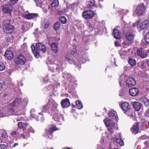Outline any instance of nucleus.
Returning a JSON list of instances; mask_svg holds the SVG:
<instances>
[{
    "mask_svg": "<svg viewBox=\"0 0 149 149\" xmlns=\"http://www.w3.org/2000/svg\"><path fill=\"white\" fill-rule=\"evenodd\" d=\"M120 105L124 113L131 118L134 116V114L130 104L128 102H123Z\"/></svg>",
    "mask_w": 149,
    "mask_h": 149,
    "instance_id": "nucleus-1",
    "label": "nucleus"
},
{
    "mask_svg": "<svg viewBox=\"0 0 149 149\" xmlns=\"http://www.w3.org/2000/svg\"><path fill=\"white\" fill-rule=\"evenodd\" d=\"M146 8L143 3L138 5L136 8L135 13L139 16H141L146 11Z\"/></svg>",
    "mask_w": 149,
    "mask_h": 149,
    "instance_id": "nucleus-2",
    "label": "nucleus"
},
{
    "mask_svg": "<svg viewBox=\"0 0 149 149\" xmlns=\"http://www.w3.org/2000/svg\"><path fill=\"white\" fill-rule=\"evenodd\" d=\"M21 102V99L20 98H16L12 104L14 106L9 108V111L11 115H19V114L17 112H15L14 110V106H17Z\"/></svg>",
    "mask_w": 149,
    "mask_h": 149,
    "instance_id": "nucleus-3",
    "label": "nucleus"
},
{
    "mask_svg": "<svg viewBox=\"0 0 149 149\" xmlns=\"http://www.w3.org/2000/svg\"><path fill=\"white\" fill-rule=\"evenodd\" d=\"M54 104L50 103V102H48L47 104L43 106L42 107V110L41 112L38 113L39 115H42V113L43 112H52V111L56 108V106L55 108L53 107Z\"/></svg>",
    "mask_w": 149,
    "mask_h": 149,
    "instance_id": "nucleus-4",
    "label": "nucleus"
},
{
    "mask_svg": "<svg viewBox=\"0 0 149 149\" xmlns=\"http://www.w3.org/2000/svg\"><path fill=\"white\" fill-rule=\"evenodd\" d=\"M94 13L93 10H88L85 11L82 13V16L85 19H91L94 15Z\"/></svg>",
    "mask_w": 149,
    "mask_h": 149,
    "instance_id": "nucleus-5",
    "label": "nucleus"
},
{
    "mask_svg": "<svg viewBox=\"0 0 149 149\" xmlns=\"http://www.w3.org/2000/svg\"><path fill=\"white\" fill-rule=\"evenodd\" d=\"M10 20H5L3 22V29L7 31H10L13 30L14 28V26L10 23Z\"/></svg>",
    "mask_w": 149,
    "mask_h": 149,
    "instance_id": "nucleus-6",
    "label": "nucleus"
},
{
    "mask_svg": "<svg viewBox=\"0 0 149 149\" xmlns=\"http://www.w3.org/2000/svg\"><path fill=\"white\" fill-rule=\"evenodd\" d=\"M57 130L58 129L56 128V125H52L50 127L49 129L45 130V133L49 138L52 139L53 137V132Z\"/></svg>",
    "mask_w": 149,
    "mask_h": 149,
    "instance_id": "nucleus-7",
    "label": "nucleus"
},
{
    "mask_svg": "<svg viewBox=\"0 0 149 149\" xmlns=\"http://www.w3.org/2000/svg\"><path fill=\"white\" fill-rule=\"evenodd\" d=\"M26 61L25 58L22 54L17 56L15 60L16 64L21 65H24Z\"/></svg>",
    "mask_w": 149,
    "mask_h": 149,
    "instance_id": "nucleus-8",
    "label": "nucleus"
},
{
    "mask_svg": "<svg viewBox=\"0 0 149 149\" xmlns=\"http://www.w3.org/2000/svg\"><path fill=\"white\" fill-rule=\"evenodd\" d=\"M11 4L9 3L4 4L2 6L3 11L5 13H9L12 11L13 7Z\"/></svg>",
    "mask_w": 149,
    "mask_h": 149,
    "instance_id": "nucleus-9",
    "label": "nucleus"
},
{
    "mask_svg": "<svg viewBox=\"0 0 149 149\" xmlns=\"http://www.w3.org/2000/svg\"><path fill=\"white\" fill-rule=\"evenodd\" d=\"M103 121L105 125L107 127L108 130L110 132H112L113 127L115 125L114 122L111 120H109L106 122L104 120Z\"/></svg>",
    "mask_w": 149,
    "mask_h": 149,
    "instance_id": "nucleus-10",
    "label": "nucleus"
},
{
    "mask_svg": "<svg viewBox=\"0 0 149 149\" xmlns=\"http://www.w3.org/2000/svg\"><path fill=\"white\" fill-rule=\"evenodd\" d=\"M126 86L129 87L134 86L136 84V80L134 77H129L126 81Z\"/></svg>",
    "mask_w": 149,
    "mask_h": 149,
    "instance_id": "nucleus-11",
    "label": "nucleus"
},
{
    "mask_svg": "<svg viewBox=\"0 0 149 149\" xmlns=\"http://www.w3.org/2000/svg\"><path fill=\"white\" fill-rule=\"evenodd\" d=\"M137 53L138 55L142 58H145L148 55L147 51L143 49H138L137 51Z\"/></svg>",
    "mask_w": 149,
    "mask_h": 149,
    "instance_id": "nucleus-12",
    "label": "nucleus"
},
{
    "mask_svg": "<svg viewBox=\"0 0 149 149\" xmlns=\"http://www.w3.org/2000/svg\"><path fill=\"white\" fill-rule=\"evenodd\" d=\"M36 47L37 49L41 51L43 53L45 52L46 49L45 45L42 43H38L36 45Z\"/></svg>",
    "mask_w": 149,
    "mask_h": 149,
    "instance_id": "nucleus-13",
    "label": "nucleus"
},
{
    "mask_svg": "<svg viewBox=\"0 0 149 149\" xmlns=\"http://www.w3.org/2000/svg\"><path fill=\"white\" fill-rule=\"evenodd\" d=\"M53 118L56 121L60 122L61 120H63V116L60 112H58L54 114Z\"/></svg>",
    "mask_w": 149,
    "mask_h": 149,
    "instance_id": "nucleus-14",
    "label": "nucleus"
},
{
    "mask_svg": "<svg viewBox=\"0 0 149 149\" xmlns=\"http://www.w3.org/2000/svg\"><path fill=\"white\" fill-rule=\"evenodd\" d=\"M61 104L63 108L68 107L70 105L69 99L67 98L62 100L61 101Z\"/></svg>",
    "mask_w": 149,
    "mask_h": 149,
    "instance_id": "nucleus-15",
    "label": "nucleus"
},
{
    "mask_svg": "<svg viewBox=\"0 0 149 149\" xmlns=\"http://www.w3.org/2000/svg\"><path fill=\"white\" fill-rule=\"evenodd\" d=\"M4 56L7 59L11 60L13 58V54L11 51L7 50L5 52Z\"/></svg>",
    "mask_w": 149,
    "mask_h": 149,
    "instance_id": "nucleus-16",
    "label": "nucleus"
},
{
    "mask_svg": "<svg viewBox=\"0 0 149 149\" xmlns=\"http://www.w3.org/2000/svg\"><path fill=\"white\" fill-rule=\"evenodd\" d=\"M38 15L37 13H31L24 15V17L27 19H31L36 18Z\"/></svg>",
    "mask_w": 149,
    "mask_h": 149,
    "instance_id": "nucleus-17",
    "label": "nucleus"
},
{
    "mask_svg": "<svg viewBox=\"0 0 149 149\" xmlns=\"http://www.w3.org/2000/svg\"><path fill=\"white\" fill-rule=\"evenodd\" d=\"M139 130V125L137 124H134L131 129L132 133L134 134H137Z\"/></svg>",
    "mask_w": 149,
    "mask_h": 149,
    "instance_id": "nucleus-18",
    "label": "nucleus"
},
{
    "mask_svg": "<svg viewBox=\"0 0 149 149\" xmlns=\"http://www.w3.org/2000/svg\"><path fill=\"white\" fill-rule=\"evenodd\" d=\"M139 91L138 89L137 88H133L130 89L129 93L131 96H135L138 94Z\"/></svg>",
    "mask_w": 149,
    "mask_h": 149,
    "instance_id": "nucleus-19",
    "label": "nucleus"
},
{
    "mask_svg": "<svg viewBox=\"0 0 149 149\" xmlns=\"http://www.w3.org/2000/svg\"><path fill=\"white\" fill-rule=\"evenodd\" d=\"M58 0H54V1L52 3L51 5L48 6V9L51 12L53 10L54 7L58 6Z\"/></svg>",
    "mask_w": 149,
    "mask_h": 149,
    "instance_id": "nucleus-20",
    "label": "nucleus"
},
{
    "mask_svg": "<svg viewBox=\"0 0 149 149\" xmlns=\"http://www.w3.org/2000/svg\"><path fill=\"white\" fill-rule=\"evenodd\" d=\"M134 108L136 111H139L141 107V104L138 102H134L133 103Z\"/></svg>",
    "mask_w": 149,
    "mask_h": 149,
    "instance_id": "nucleus-21",
    "label": "nucleus"
},
{
    "mask_svg": "<svg viewBox=\"0 0 149 149\" xmlns=\"http://www.w3.org/2000/svg\"><path fill=\"white\" fill-rule=\"evenodd\" d=\"M17 125L19 128L22 129L23 131H24L26 127L29 125V124L26 123H24L21 122H19L18 123Z\"/></svg>",
    "mask_w": 149,
    "mask_h": 149,
    "instance_id": "nucleus-22",
    "label": "nucleus"
},
{
    "mask_svg": "<svg viewBox=\"0 0 149 149\" xmlns=\"http://www.w3.org/2000/svg\"><path fill=\"white\" fill-rule=\"evenodd\" d=\"M114 37L116 39H119L121 38V35L119 31L116 29H114L113 31Z\"/></svg>",
    "mask_w": 149,
    "mask_h": 149,
    "instance_id": "nucleus-23",
    "label": "nucleus"
},
{
    "mask_svg": "<svg viewBox=\"0 0 149 149\" xmlns=\"http://www.w3.org/2000/svg\"><path fill=\"white\" fill-rule=\"evenodd\" d=\"M126 39L130 43L132 42L134 39V35L131 33H127L126 34Z\"/></svg>",
    "mask_w": 149,
    "mask_h": 149,
    "instance_id": "nucleus-24",
    "label": "nucleus"
},
{
    "mask_svg": "<svg viewBox=\"0 0 149 149\" xmlns=\"http://www.w3.org/2000/svg\"><path fill=\"white\" fill-rule=\"evenodd\" d=\"M149 26V21L148 20H146L141 23L140 27L141 29L143 30L148 28Z\"/></svg>",
    "mask_w": 149,
    "mask_h": 149,
    "instance_id": "nucleus-25",
    "label": "nucleus"
},
{
    "mask_svg": "<svg viewBox=\"0 0 149 149\" xmlns=\"http://www.w3.org/2000/svg\"><path fill=\"white\" fill-rule=\"evenodd\" d=\"M116 115V113L114 111H112L109 112V116L110 118L113 119H117Z\"/></svg>",
    "mask_w": 149,
    "mask_h": 149,
    "instance_id": "nucleus-26",
    "label": "nucleus"
},
{
    "mask_svg": "<svg viewBox=\"0 0 149 149\" xmlns=\"http://www.w3.org/2000/svg\"><path fill=\"white\" fill-rule=\"evenodd\" d=\"M51 47L52 50L55 53H56L57 52V46L56 43L53 42L51 44Z\"/></svg>",
    "mask_w": 149,
    "mask_h": 149,
    "instance_id": "nucleus-27",
    "label": "nucleus"
},
{
    "mask_svg": "<svg viewBox=\"0 0 149 149\" xmlns=\"http://www.w3.org/2000/svg\"><path fill=\"white\" fill-rule=\"evenodd\" d=\"M57 66V65H56V64H50L49 65H48V66L49 68V70L52 72H54L55 70V68L56 66Z\"/></svg>",
    "mask_w": 149,
    "mask_h": 149,
    "instance_id": "nucleus-28",
    "label": "nucleus"
},
{
    "mask_svg": "<svg viewBox=\"0 0 149 149\" xmlns=\"http://www.w3.org/2000/svg\"><path fill=\"white\" fill-rule=\"evenodd\" d=\"M76 105L79 109H81L83 107L82 102L79 100H77L76 102Z\"/></svg>",
    "mask_w": 149,
    "mask_h": 149,
    "instance_id": "nucleus-29",
    "label": "nucleus"
},
{
    "mask_svg": "<svg viewBox=\"0 0 149 149\" xmlns=\"http://www.w3.org/2000/svg\"><path fill=\"white\" fill-rule=\"evenodd\" d=\"M57 66L55 67L56 69L58 71H61L62 70L63 68L61 63H59L56 64Z\"/></svg>",
    "mask_w": 149,
    "mask_h": 149,
    "instance_id": "nucleus-30",
    "label": "nucleus"
},
{
    "mask_svg": "<svg viewBox=\"0 0 149 149\" xmlns=\"http://www.w3.org/2000/svg\"><path fill=\"white\" fill-rule=\"evenodd\" d=\"M79 61H81L83 63H84L88 60V58H86V56L85 55H84L82 57L81 56H79Z\"/></svg>",
    "mask_w": 149,
    "mask_h": 149,
    "instance_id": "nucleus-31",
    "label": "nucleus"
},
{
    "mask_svg": "<svg viewBox=\"0 0 149 149\" xmlns=\"http://www.w3.org/2000/svg\"><path fill=\"white\" fill-rule=\"evenodd\" d=\"M72 56H66V59L67 61L69 63H70L72 64L74 63V61L72 60Z\"/></svg>",
    "mask_w": 149,
    "mask_h": 149,
    "instance_id": "nucleus-32",
    "label": "nucleus"
},
{
    "mask_svg": "<svg viewBox=\"0 0 149 149\" xmlns=\"http://www.w3.org/2000/svg\"><path fill=\"white\" fill-rule=\"evenodd\" d=\"M128 63L132 67H133L136 64V61L133 59H130L128 61Z\"/></svg>",
    "mask_w": 149,
    "mask_h": 149,
    "instance_id": "nucleus-33",
    "label": "nucleus"
},
{
    "mask_svg": "<svg viewBox=\"0 0 149 149\" xmlns=\"http://www.w3.org/2000/svg\"><path fill=\"white\" fill-rule=\"evenodd\" d=\"M59 19L60 22L63 24H65L67 22L66 18L65 16H62L60 17Z\"/></svg>",
    "mask_w": 149,
    "mask_h": 149,
    "instance_id": "nucleus-34",
    "label": "nucleus"
},
{
    "mask_svg": "<svg viewBox=\"0 0 149 149\" xmlns=\"http://www.w3.org/2000/svg\"><path fill=\"white\" fill-rule=\"evenodd\" d=\"M116 142L119 144L120 146H123L124 145V142L120 138H118L116 140Z\"/></svg>",
    "mask_w": 149,
    "mask_h": 149,
    "instance_id": "nucleus-35",
    "label": "nucleus"
},
{
    "mask_svg": "<svg viewBox=\"0 0 149 149\" xmlns=\"http://www.w3.org/2000/svg\"><path fill=\"white\" fill-rule=\"evenodd\" d=\"M144 39L145 42L149 44V32L146 34Z\"/></svg>",
    "mask_w": 149,
    "mask_h": 149,
    "instance_id": "nucleus-36",
    "label": "nucleus"
},
{
    "mask_svg": "<svg viewBox=\"0 0 149 149\" xmlns=\"http://www.w3.org/2000/svg\"><path fill=\"white\" fill-rule=\"evenodd\" d=\"M143 101L145 106L148 107L149 105V101L147 98H143Z\"/></svg>",
    "mask_w": 149,
    "mask_h": 149,
    "instance_id": "nucleus-37",
    "label": "nucleus"
},
{
    "mask_svg": "<svg viewBox=\"0 0 149 149\" xmlns=\"http://www.w3.org/2000/svg\"><path fill=\"white\" fill-rule=\"evenodd\" d=\"M21 137L24 139H26L30 136V134L28 132H25L21 134Z\"/></svg>",
    "mask_w": 149,
    "mask_h": 149,
    "instance_id": "nucleus-38",
    "label": "nucleus"
},
{
    "mask_svg": "<svg viewBox=\"0 0 149 149\" xmlns=\"http://www.w3.org/2000/svg\"><path fill=\"white\" fill-rule=\"evenodd\" d=\"M60 24L58 22H56L54 25V29L56 31L58 30L60 28Z\"/></svg>",
    "mask_w": 149,
    "mask_h": 149,
    "instance_id": "nucleus-39",
    "label": "nucleus"
},
{
    "mask_svg": "<svg viewBox=\"0 0 149 149\" xmlns=\"http://www.w3.org/2000/svg\"><path fill=\"white\" fill-rule=\"evenodd\" d=\"M63 77L65 78H66L68 79H69L71 77V74H70L65 73L63 74Z\"/></svg>",
    "mask_w": 149,
    "mask_h": 149,
    "instance_id": "nucleus-40",
    "label": "nucleus"
},
{
    "mask_svg": "<svg viewBox=\"0 0 149 149\" xmlns=\"http://www.w3.org/2000/svg\"><path fill=\"white\" fill-rule=\"evenodd\" d=\"M5 68V66L4 64L2 62H0V71L4 70Z\"/></svg>",
    "mask_w": 149,
    "mask_h": 149,
    "instance_id": "nucleus-41",
    "label": "nucleus"
},
{
    "mask_svg": "<svg viewBox=\"0 0 149 149\" xmlns=\"http://www.w3.org/2000/svg\"><path fill=\"white\" fill-rule=\"evenodd\" d=\"M33 52L36 58H38L39 57V54L37 50H34V51H33Z\"/></svg>",
    "mask_w": 149,
    "mask_h": 149,
    "instance_id": "nucleus-42",
    "label": "nucleus"
},
{
    "mask_svg": "<svg viewBox=\"0 0 149 149\" xmlns=\"http://www.w3.org/2000/svg\"><path fill=\"white\" fill-rule=\"evenodd\" d=\"M18 0H10V2L9 3L11 4L12 6L17 3L18 1Z\"/></svg>",
    "mask_w": 149,
    "mask_h": 149,
    "instance_id": "nucleus-43",
    "label": "nucleus"
},
{
    "mask_svg": "<svg viewBox=\"0 0 149 149\" xmlns=\"http://www.w3.org/2000/svg\"><path fill=\"white\" fill-rule=\"evenodd\" d=\"M94 4V1H90L89 2L88 5L89 7L93 6Z\"/></svg>",
    "mask_w": 149,
    "mask_h": 149,
    "instance_id": "nucleus-44",
    "label": "nucleus"
},
{
    "mask_svg": "<svg viewBox=\"0 0 149 149\" xmlns=\"http://www.w3.org/2000/svg\"><path fill=\"white\" fill-rule=\"evenodd\" d=\"M28 130L31 133H34L35 132L34 130L30 126L29 127V128L28 129Z\"/></svg>",
    "mask_w": 149,
    "mask_h": 149,
    "instance_id": "nucleus-45",
    "label": "nucleus"
},
{
    "mask_svg": "<svg viewBox=\"0 0 149 149\" xmlns=\"http://www.w3.org/2000/svg\"><path fill=\"white\" fill-rule=\"evenodd\" d=\"M145 116L147 117H149V108L147 109L145 113Z\"/></svg>",
    "mask_w": 149,
    "mask_h": 149,
    "instance_id": "nucleus-46",
    "label": "nucleus"
},
{
    "mask_svg": "<svg viewBox=\"0 0 149 149\" xmlns=\"http://www.w3.org/2000/svg\"><path fill=\"white\" fill-rule=\"evenodd\" d=\"M7 136V134L6 132H4L1 134V136L2 138H6Z\"/></svg>",
    "mask_w": 149,
    "mask_h": 149,
    "instance_id": "nucleus-47",
    "label": "nucleus"
},
{
    "mask_svg": "<svg viewBox=\"0 0 149 149\" xmlns=\"http://www.w3.org/2000/svg\"><path fill=\"white\" fill-rule=\"evenodd\" d=\"M49 26V24L48 22L45 23L44 24V28L45 29H47Z\"/></svg>",
    "mask_w": 149,
    "mask_h": 149,
    "instance_id": "nucleus-48",
    "label": "nucleus"
},
{
    "mask_svg": "<svg viewBox=\"0 0 149 149\" xmlns=\"http://www.w3.org/2000/svg\"><path fill=\"white\" fill-rule=\"evenodd\" d=\"M36 2V4L38 6L39 5H40L42 3L41 0H37V1Z\"/></svg>",
    "mask_w": 149,
    "mask_h": 149,
    "instance_id": "nucleus-49",
    "label": "nucleus"
},
{
    "mask_svg": "<svg viewBox=\"0 0 149 149\" xmlns=\"http://www.w3.org/2000/svg\"><path fill=\"white\" fill-rule=\"evenodd\" d=\"M6 146L5 144L0 145V149H6Z\"/></svg>",
    "mask_w": 149,
    "mask_h": 149,
    "instance_id": "nucleus-50",
    "label": "nucleus"
},
{
    "mask_svg": "<svg viewBox=\"0 0 149 149\" xmlns=\"http://www.w3.org/2000/svg\"><path fill=\"white\" fill-rule=\"evenodd\" d=\"M87 25L88 26L89 29L93 30V28L92 25L90 23H88Z\"/></svg>",
    "mask_w": 149,
    "mask_h": 149,
    "instance_id": "nucleus-51",
    "label": "nucleus"
},
{
    "mask_svg": "<svg viewBox=\"0 0 149 149\" xmlns=\"http://www.w3.org/2000/svg\"><path fill=\"white\" fill-rule=\"evenodd\" d=\"M19 119H17V121L19 120H24V118L22 116H20V115H19V116L18 117Z\"/></svg>",
    "mask_w": 149,
    "mask_h": 149,
    "instance_id": "nucleus-52",
    "label": "nucleus"
},
{
    "mask_svg": "<svg viewBox=\"0 0 149 149\" xmlns=\"http://www.w3.org/2000/svg\"><path fill=\"white\" fill-rule=\"evenodd\" d=\"M31 48L32 49V50L33 52V51H34V50H36V47H35V46L33 45H32L31 46Z\"/></svg>",
    "mask_w": 149,
    "mask_h": 149,
    "instance_id": "nucleus-53",
    "label": "nucleus"
},
{
    "mask_svg": "<svg viewBox=\"0 0 149 149\" xmlns=\"http://www.w3.org/2000/svg\"><path fill=\"white\" fill-rule=\"evenodd\" d=\"M120 56L122 59H125L126 57V56L124 54H120Z\"/></svg>",
    "mask_w": 149,
    "mask_h": 149,
    "instance_id": "nucleus-54",
    "label": "nucleus"
},
{
    "mask_svg": "<svg viewBox=\"0 0 149 149\" xmlns=\"http://www.w3.org/2000/svg\"><path fill=\"white\" fill-rule=\"evenodd\" d=\"M120 77V79L119 80V84L120 85V86H123L122 81L121 79V77Z\"/></svg>",
    "mask_w": 149,
    "mask_h": 149,
    "instance_id": "nucleus-55",
    "label": "nucleus"
},
{
    "mask_svg": "<svg viewBox=\"0 0 149 149\" xmlns=\"http://www.w3.org/2000/svg\"><path fill=\"white\" fill-rule=\"evenodd\" d=\"M21 29L23 31H25V28L24 25H22L21 28Z\"/></svg>",
    "mask_w": 149,
    "mask_h": 149,
    "instance_id": "nucleus-56",
    "label": "nucleus"
},
{
    "mask_svg": "<svg viewBox=\"0 0 149 149\" xmlns=\"http://www.w3.org/2000/svg\"><path fill=\"white\" fill-rule=\"evenodd\" d=\"M16 132L15 131H12L10 133L11 135H15L16 134Z\"/></svg>",
    "mask_w": 149,
    "mask_h": 149,
    "instance_id": "nucleus-57",
    "label": "nucleus"
},
{
    "mask_svg": "<svg viewBox=\"0 0 149 149\" xmlns=\"http://www.w3.org/2000/svg\"><path fill=\"white\" fill-rule=\"evenodd\" d=\"M3 88V85L0 82V90L2 89Z\"/></svg>",
    "mask_w": 149,
    "mask_h": 149,
    "instance_id": "nucleus-58",
    "label": "nucleus"
},
{
    "mask_svg": "<svg viewBox=\"0 0 149 149\" xmlns=\"http://www.w3.org/2000/svg\"><path fill=\"white\" fill-rule=\"evenodd\" d=\"M145 64V63L144 62H142L141 63V65L142 67L143 68H145V66H144V64Z\"/></svg>",
    "mask_w": 149,
    "mask_h": 149,
    "instance_id": "nucleus-59",
    "label": "nucleus"
},
{
    "mask_svg": "<svg viewBox=\"0 0 149 149\" xmlns=\"http://www.w3.org/2000/svg\"><path fill=\"white\" fill-rule=\"evenodd\" d=\"M35 110L34 109H32L30 111L31 113H33L35 112Z\"/></svg>",
    "mask_w": 149,
    "mask_h": 149,
    "instance_id": "nucleus-60",
    "label": "nucleus"
},
{
    "mask_svg": "<svg viewBox=\"0 0 149 149\" xmlns=\"http://www.w3.org/2000/svg\"><path fill=\"white\" fill-rule=\"evenodd\" d=\"M18 145V144L17 143H15L14 144L13 146V147H15V146H17Z\"/></svg>",
    "mask_w": 149,
    "mask_h": 149,
    "instance_id": "nucleus-61",
    "label": "nucleus"
},
{
    "mask_svg": "<svg viewBox=\"0 0 149 149\" xmlns=\"http://www.w3.org/2000/svg\"><path fill=\"white\" fill-rule=\"evenodd\" d=\"M138 23H135L133 24V26L134 27L135 26L137 25Z\"/></svg>",
    "mask_w": 149,
    "mask_h": 149,
    "instance_id": "nucleus-62",
    "label": "nucleus"
},
{
    "mask_svg": "<svg viewBox=\"0 0 149 149\" xmlns=\"http://www.w3.org/2000/svg\"><path fill=\"white\" fill-rule=\"evenodd\" d=\"M18 85L19 86H22L23 85V83L21 82H20L18 84Z\"/></svg>",
    "mask_w": 149,
    "mask_h": 149,
    "instance_id": "nucleus-63",
    "label": "nucleus"
},
{
    "mask_svg": "<svg viewBox=\"0 0 149 149\" xmlns=\"http://www.w3.org/2000/svg\"><path fill=\"white\" fill-rule=\"evenodd\" d=\"M147 65L149 66V60H147L146 61Z\"/></svg>",
    "mask_w": 149,
    "mask_h": 149,
    "instance_id": "nucleus-64",
    "label": "nucleus"
}]
</instances>
